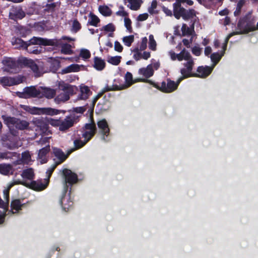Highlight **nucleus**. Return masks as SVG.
Segmentation results:
<instances>
[{"label":"nucleus","mask_w":258,"mask_h":258,"mask_svg":"<svg viewBox=\"0 0 258 258\" xmlns=\"http://www.w3.org/2000/svg\"><path fill=\"white\" fill-rule=\"evenodd\" d=\"M251 12H249L244 17L239 20L237 24V29L239 30V31L231 33L228 35L226 37V46L230 38L233 35L246 34L249 32L258 30V22L256 25H255L254 20L253 19L251 20Z\"/></svg>","instance_id":"f257e3e1"},{"label":"nucleus","mask_w":258,"mask_h":258,"mask_svg":"<svg viewBox=\"0 0 258 258\" xmlns=\"http://www.w3.org/2000/svg\"><path fill=\"white\" fill-rule=\"evenodd\" d=\"M76 89V87L68 84H59L58 88L56 90L57 95L54 98L55 102L59 104L69 100L70 96L74 94Z\"/></svg>","instance_id":"f03ea898"},{"label":"nucleus","mask_w":258,"mask_h":258,"mask_svg":"<svg viewBox=\"0 0 258 258\" xmlns=\"http://www.w3.org/2000/svg\"><path fill=\"white\" fill-rule=\"evenodd\" d=\"M186 55L187 56H185L183 59L186 61L183 63L184 67L180 70V73L182 76L179 78V82H181L185 78L194 76V73H192L195 64L194 59L188 51Z\"/></svg>","instance_id":"7ed1b4c3"},{"label":"nucleus","mask_w":258,"mask_h":258,"mask_svg":"<svg viewBox=\"0 0 258 258\" xmlns=\"http://www.w3.org/2000/svg\"><path fill=\"white\" fill-rule=\"evenodd\" d=\"M5 122L9 127H15L20 130H24L28 128L29 123L25 120L11 117H5L3 116Z\"/></svg>","instance_id":"20e7f679"},{"label":"nucleus","mask_w":258,"mask_h":258,"mask_svg":"<svg viewBox=\"0 0 258 258\" xmlns=\"http://www.w3.org/2000/svg\"><path fill=\"white\" fill-rule=\"evenodd\" d=\"M77 117L75 114H71L66 116L64 119L57 120L55 121V125L59 126L60 131H66L73 126L77 122Z\"/></svg>","instance_id":"39448f33"},{"label":"nucleus","mask_w":258,"mask_h":258,"mask_svg":"<svg viewBox=\"0 0 258 258\" xmlns=\"http://www.w3.org/2000/svg\"><path fill=\"white\" fill-rule=\"evenodd\" d=\"M180 82L179 79L176 82L167 79L166 81H163L160 85H155V86L160 91L165 93H170L175 90Z\"/></svg>","instance_id":"423d86ee"},{"label":"nucleus","mask_w":258,"mask_h":258,"mask_svg":"<svg viewBox=\"0 0 258 258\" xmlns=\"http://www.w3.org/2000/svg\"><path fill=\"white\" fill-rule=\"evenodd\" d=\"M6 67L4 71L11 73H16L18 72L21 68V62L16 60L12 58H5L2 61Z\"/></svg>","instance_id":"0eeeda50"},{"label":"nucleus","mask_w":258,"mask_h":258,"mask_svg":"<svg viewBox=\"0 0 258 258\" xmlns=\"http://www.w3.org/2000/svg\"><path fill=\"white\" fill-rule=\"evenodd\" d=\"M160 66L159 61L153 62L148 65L146 68H142L139 70V74L142 75L146 78H149L154 75V69L157 70Z\"/></svg>","instance_id":"6e6552de"},{"label":"nucleus","mask_w":258,"mask_h":258,"mask_svg":"<svg viewBox=\"0 0 258 258\" xmlns=\"http://www.w3.org/2000/svg\"><path fill=\"white\" fill-rule=\"evenodd\" d=\"M32 123L36 127L35 131L40 134H44L48 130V121L46 118H35L32 121Z\"/></svg>","instance_id":"1a4fd4ad"},{"label":"nucleus","mask_w":258,"mask_h":258,"mask_svg":"<svg viewBox=\"0 0 258 258\" xmlns=\"http://www.w3.org/2000/svg\"><path fill=\"white\" fill-rule=\"evenodd\" d=\"M24 77L19 75L14 77H4L0 78V84L3 86H11L22 83Z\"/></svg>","instance_id":"9d476101"},{"label":"nucleus","mask_w":258,"mask_h":258,"mask_svg":"<svg viewBox=\"0 0 258 258\" xmlns=\"http://www.w3.org/2000/svg\"><path fill=\"white\" fill-rule=\"evenodd\" d=\"M25 109L32 114H46L53 115L59 113L58 110L51 108H37L35 107L29 108V107H26Z\"/></svg>","instance_id":"9b49d317"},{"label":"nucleus","mask_w":258,"mask_h":258,"mask_svg":"<svg viewBox=\"0 0 258 258\" xmlns=\"http://www.w3.org/2000/svg\"><path fill=\"white\" fill-rule=\"evenodd\" d=\"M28 46L30 45H56L57 42L54 40L44 39L40 37H33L28 42Z\"/></svg>","instance_id":"f8f14e48"},{"label":"nucleus","mask_w":258,"mask_h":258,"mask_svg":"<svg viewBox=\"0 0 258 258\" xmlns=\"http://www.w3.org/2000/svg\"><path fill=\"white\" fill-rule=\"evenodd\" d=\"M49 180L48 179H44L33 181L30 183H28V186L34 190L40 191L46 188L48 185Z\"/></svg>","instance_id":"ddd939ff"},{"label":"nucleus","mask_w":258,"mask_h":258,"mask_svg":"<svg viewBox=\"0 0 258 258\" xmlns=\"http://www.w3.org/2000/svg\"><path fill=\"white\" fill-rule=\"evenodd\" d=\"M85 129L86 131L82 136L86 139V142H88L96 133L97 128L95 122L92 121L91 123L86 124Z\"/></svg>","instance_id":"4468645a"},{"label":"nucleus","mask_w":258,"mask_h":258,"mask_svg":"<svg viewBox=\"0 0 258 258\" xmlns=\"http://www.w3.org/2000/svg\"><path fill=\"white\" fill-rule=\"evenodd\" d=\"M125 85H122L121 87H119L118 86L116 85L113 88L111 87L107 86L105 88V91H110V90H119L126 89L130 86H131L132 84H134L133 79V75L130 72H127L125 75Z\"/></svg>","instance_id":"2eb2a0df"},{"label":"nucleus","mask_w":258,"mask_h":258,"mask_svg":"<svg viewBox=\"0 0 258 258\" xmlns=\"http://www.w3.org/2000/svg\"><path fill=\"white\" fill-rule=\"evenodd\" d=\"M62 174L64 178V184L67 186V183L70 184L75 183L78 181V176L76 174L72 172L71 170L64 169L62 170Z\"/></svg>","instance_id":"dca6fc26"},{"label":"nucleus","mask_w":258,"mask_h":258,"mask_svg":"<svg viewBox=\"0 0 258 258\" xmlns=\"http://www.w3.org/2000/svg\"><path fill=\"white\" fill-rule=\"evenodd\" d=\"M21 97L24 98L41 97L40 90H37L35 87H26Z\"/></svg>","instance_id":"f3484780"},{"label":"nucleus","mask_w":258,"mask_h":258,"mask_svg":"<svg viewBox=\"0 0 258 258\" xmlns=\"http://www.w3.org/2000/svg\"><path fill=\"white\" fill-rule=\"evenodd\" d=\"M21 62L25 67L30 68L36 76H40V72L38 66L33 60L25 58L21 60Z\"/></svg>","instance_id":"a211bd4d"},{"label":"nucleus","mask_w":258,"mask_h":258,"mask_svg":"<svg viewBox=\"0 0 258 258\" xmlns=\"http://www.w3.org/2000/svg\"><path fill=\"white\" fill-rule=\"evenodd\" d=\"M25 16V13L21 8L16 7L11 9L9 13L10 19L14 20L22 19Z\"/></svg>","instance_id":"6ab92c4d"},{"label":"nucleus","mask_w":258,"mask_h":258,"mask_svg":"<svg viewBox=\"0 0 258 258\" xmlns=\"http://www.w3.org/2000/svg\"><path fill=\"white\" fill-rule=\"evenodd\" d=\"M197 73H194L193 77L205 78L209 76L212 72V69L209 67H199L197 70Z\"/></svg>","instance_id":"aec40b11"},{"label":"nucleus","mask_w":258,"mask_h":258,"mask_svg":"<svg viewBox=\"0 0 258 258\" xmlns=\"http://www.w3.org/2000/svg\"><path fill=\"white\" fill-rule=\"evenodd\" d=\"M41 97L43 96L47 99L53 98L56 95V90L47 87H41L40 89Z\"/></svg>","instance_id":"412c9836"},{"label":"nucleus","mask_w":258,"mask_h":258,"mask_svg":"<svg viewBox=\"0 0 258 258\" xmlns=\"http://www.w3.org/2000/svg\"><path fill=\"white\" fill-rule=\"evenodd\" d=\"M187 52L188 51L186 50L185 48H183L179 53L176 54L173 51L171 50L169 52V54L172 60L174 61L177 59L178 61H180L183 60L185 56H187L186 54H187Z\"/></svg>","instance_id":"4be33fe9"},{"label":"nucleus","mask_w":258,"mask_h":258,"mask_svg":"<svg viewBox=\"0 0 258 258\" xmlns=\"http://www.w3.org/2000/svg\"><path fill=\"white\" fill-rule=\"evenodd\" d=\"M185 9L181 7L180 3H176L173 4V14L175 17L179 19L181 17L183 18Z\"/></svg>","instance_id":"5701e85b"},{"label":"nucleus","mask_w":258,"mask_h":258,"mask_svg":"<svg viewBox=\"0 0 258 258\" xmlns=\"http://www.w3.org/2000/svg\"><path fill=\"white\" fill-rule=\"evenodd\" d=\"M50 150V146L49 145L40 149L38 153V159L41 164L45 163L47 162L46 155Z\"/></svg>","instance_id":"b1692460"},{"label":"nucleus","mask_w":258,"mask_h":258,"mask_svg":"<svg viewBox=\"0 0 258 258\" xmlns=\"http://www.w3.org/2000/svg\"><path fill=\"white\" fill-rule=\"evenodd\" d=\"M97 125L101 133L106 136L109 134V128L107 122L105 119H102L97 122Z\"/></svg>","instance_id":"393cba45"},{"label":"nucleus","mask_w":258,"mask_h":258,"mask_svg":"<svg viewBox=\"0 0 258 258\" xmlns=\"http://www.w3.org/2000/svg\"><path fill=\"white\" fill-rule=\"evenodd\" d=\"M60 204L64 211H67L73 205V202L71 201L70 198L64 196L60 201Z\"/></svg>","instance_id":"a878e982"},{"label":"nucleus","mask_w":258,"mask_h":258,"mask_svg":"<svg viewBox=\"0 0 258 258\" xmlns=\"http://www.w3.org/2000/svg\"><path fill=\"white\" fill-rule=\"evenodd\" d=\"M81 66L78 64H72L64 69L61 71V74H66L72 72H78L80 71Z\"/></svg>","instance_id":"bb28decb"},{"label":"nucleus","mask_w":258,"mask_h":258,"mask_svg":"<svg viewBox=\"0 0 258 258\" xmlns=\"http://www.w3.org/2000/svg\"><path fill=\"white\" fill-rule=\"evenodd\" d=\"M91 91L87 86L81 87L80 94L78 96V99L80 100H86L91 94Z\"/></svg>","instance_id":"cd10ccee"},{"label":"nucleus","mask_w":258,"mask_h":258,"mask_svg":"<svg viewBox=\"0 0 258 258\" xmlns=\"http://www.w3.org/2000/svg\"><path fill=\"white\" fill-rule=\"evenodd\" d=\"M13 45L15 46L17 48H23L27 49L28 47V42H24L21 38H15L12 42Z\"/></svg>","instance_id":"c85d7f7f"},{"label":"nucleus","mask_w":258,"mask_h":258,"mask_svg":"<svg viewBox=\"0 0 258 258\" xmlns=\"http://www.w3.org/2000/svg\"><path fill=\"white\" fill-rule=\"evenodd\" d=\"M93 67L98 71L102 70L105 67V62L104 60L98 57L94 58Z\"/></svg>","instance_id":"c756f323"},{"label":"nucleus","mask_w":258,"mask_h":258,"mask_svg":"<svg viewBox=\"0 0 258 258\" xmlns=\"http://www.w3.org/2000/svg\"><path fill=\"white\" fill-rule=\"evenodd\" d=\"M88 142H86L85 140V141H83L80 139H76L74 141V144L75 147L69 150L68 151V155H70L74 151L79 149L82 147H83Z\"/></svg>","instance_id":"7c9ffc66"},{"label":"nucleus","mask_w":258,"mask_h":258,"mask_svg":"<svg viewBox=\"0 0 258 258\" xmlns=\"http://www.w3.org/2000/svg\"><path fill=\"white\" fill-rule=\"evenodd\" d=\"M129 3L127 7L131 10L137 11L139 10L141 7L143 1L142 0H127Z\"/></svg>","instance_id":"2f4dec72"},{"label":"nucleus","mask_w":258,"mask_h":258,"mask_svg":"<svg viewBox=\"0 0 258 258\" xmlns=\"http://www.w3.org/2000/svg\"><path fill=\"white\" fill-rule=\"evenodd\" d=\"M101 31H104L105 32H109L108 37H113V32L115 30V26L112 23H109L105 26H103L101 29Z\"/></svg>","instance_id":"473e14b6"},{"label":"nucleus","mask_w":258,"mask_h":258,"mask_svg":"<svg viewBox=\"0 0 258 258\" xmlns=\"http://www.w3.org/2000/svg\"><path fill=\"white\" fill-rule=\"evenodd\" d=\"M226 39H225V43L224 44V46L223 47V51L222 52L221 54H220L218 52H216V53H213V54H212L211 55V60L215 63H217L220 60V59L221 58L222 55H224V51L225 50V49L226 48V47H227V43H226V46L225 45V44H226Z\"/></svg>","instance_id":"72a5a7b5"},{"label":"nucleus","mask_w":258,"mask_h":258,"mask_svg":"<svg viewBox=\"0 0 258 258\" xmlns=\"http://www.w3.org/2000/svg\"><path fill=\"white\" fill-rule=\"evenodd\" d=\"M53 153L54 155L59 160V163L64 161L69 155H65L64 153L59 149H54Z\"/></svg>","instance_id":"f704fd0d"},{"label":"nucleus","mask_w":258,"mask_h":258,"mask_svg":"<svg viewBox=\"0 0 258 258\" xmlns=\"http://www.w3.org/2000/svg\"><path fill=\"white\" fill-rule=\"evenodd\" d=\"M16 184H22L24 185H25L26 186H28V183H26L24 182H23L21 180H16L12 183H11L8 186V188L7 189L4 190V194L5 196H6V198L8 199L9 198V190L14 185Z\"/></svg>","instance_id":"c9c22d12"},{"label":"nucleus","mask_w":258,"mask_h":258,"mask_svg":"<svg viewBox=\"0 0 258 258\" xmlns=\"http://www.w3.org/2000/svg\"><path fill=\"white\" fill-rule=\"evenodd\" d=\"M11 206L13 213H16L21 209L22 204L19 200H15L12 202Z\"/></svg>","instance_id":"e433bc0d"},{"label":"nucleus","mask_w":258,"mask_h":258,"mask_svg":"<svg viewBox=\"0 0 258 258\" xmlns=\"http://www.w3.org/2000/svg\"><path fill=\"white\" fill-rule=\"evenodd\" d=\"M12 170V166L11 164H0V173L4 175H8Z\"/></svg>","instance_id":"4c0bfd02"},{"label":"nucleus","mask_w":258,"mask_h":258,"mask_svg":"<svg viewBox=\"0 0 258 258\" xmlns=\"http://www.w3.org/2000/svg\"><path fill=\"white\" fill-rule=\"evenodd\" d=\"M21 176L24 178L31 180L34 178V176L33 170L32 168H29L24 170L22 172Z\"/></svg>","instance_id":"58836bf2"},{"label":"nucleus","mask_w":258,"mask_h":258,"mask_svg":"<svg viewBox=\"0 0 258 258\" xmlns=\"http://www.w3.org/2000/svg\"><path fill=\"white\" fill-rule=\"evenodd\" d=\"M18 155L19 156V154H17L16 152H11L8 151L4 152H0V158L3 159H12L14 157H17Z\"/></svg>","instance_id":"ea45409f"},{"label":"nucleus","mask_w":258,"mask_h":258,"mask_svg":"<svg viewBox=\"0 0 258 258\" xmlns=\"http://www.w3.org/2000/svg\"><path fill=\"white\" fill-rule=\"evenodd\" d=\"M48 63L50 64V68L53 70H57L60 66V62L58 60L52 57L48 58Z\"/></svg>","instance_id":"a19ab883"},{"label":"nucleus","mask_w":258,"mask_h":258,"mask_svg":"<svg viewBox=\"0 0 258 258\" xmlns=\"http://www.w3.org/2000/svg\"><path fill=\"white\" fill-rule=\"evenodd\" d=\"M181 31L183 36H189L194 32V27L193 26L191 29L186 24H183L181 27Z\"/></svg>","instance_id":"79ce46f5"},{"label":"nucleus","mask_w":258,"mask_h":258,"mask_svg":"<svg viewBox=\"0 0 258 258\" xmlns=\"http://www.w3.org/2000/svg\"><path fill=\"white\" fill-rule=\"evenodd\" d=\"M245 4V0H239L236 6V8L234 12L235 16H239L241 13V9Z\"/></svg>","instance_id":"37998d69"},{"label":"nucleus","mask_w":258,"mask_h":258,"mask_svg":"<svg viewBox=\"0 0 258 258\" xmlns=\"http://www.w3.org/2000/svg\"><path fill=\"white\" fill-rule=\"evenodd\" d=\"M121 57V56H108L107 58V61L108 62L113 64V65H118L120 62V59Z\"/></svg>","instance_id":"c03bdc74"},{"label":"nucleus","mask_w":258,"mask_h":258,"mask_svg":"<svg viewBox=\"0 0 258 258\" xmlns=\"http://www.w3.org/2000/svg\"><path fill=\"white\" fill-rule=\"evenodd\" d=\"M196 16V12L193 9H189L188 10H185L183 19L184 20H188L190 18H193Z\"/></svg>","instance_id":"a18cd8bd"},{"label":"nucleus","mask_w":258,"mask_h":258,"mask_svg":"<svg viewBox=\"0 0 258 258\" xmlns=\"http://www.w3.org/2000/svg\"><path fill=\"white\" fill-rule=\"evenodd\" d=\"M21 159L24 164H27L31 161V157L28 151H26L22 154Z\"/></svg>","instance_id":"49530a36"},{"label":"nucleus","mask_w":258,"mask_h":258,"mask_svg":"<svg viewBox=\"0 0 258 258\" xmlns=\"http://www.w3.org/2000/svg\"><path fill=\"white\" fill-rule=\"evenodd\" d=\"M99 10L100 12L104 16H108L111 14V10L106 6H100Z\"/></svg>","instance_id":"de8ad7c7"},{"label":"nucleus","mask_w":258,"mask_h":258,"mask_svg":"<svg viewBox=\"0 0 258 258\" xmlns=\"http://www.w3.org/2000/svg\"><path fill=\"white\" fill-rule=\"evenodd\" d=\"M61 52L66 54H71L73 53L72 46L69 44H64L61 47Z\"/></svg>","instance_id":"09e8293b"},{"label":"nucleus","mask_w":258,"mask_h":258,"mask_svg":"<svg viewBox=\"0 0 258 258\" xmlns=\"http://www.w3.org/2000/svg\"><path fill=\"white\" fill-rule=\"evenodd\" d=\"M156 42L154 38L153 35L149 36V47L152 50L155 51L156 49Z\"/></svg>","instance_id":"8fccbe9b"},{"label":"nucleus","mask_w":258,"mask_h":258,"mask_svg":"<svg viewBox=\"0 0 258 258\" xmlns=\"http://www.w3.org/2000/svg\"><path fill=\"white\" fill-rule=\"evenodd\" d=\"M123 42L124 44L127 46H130L132 43L134 41V35H130L128 36H125L123 38Z\"/></svg>","instance_id":"3c124183"},{"label":"nucleus","mask_w":258,"mask_h":258,"mask_svg":"<svg viewBox=\"0 0 258 258\" xmlns=\"http://www.w3.org/2000/svg\"><path fill=\"white\" fill-rule=\"evenodd\" d=\"M100 22L99 19L95 15L91 14L90 20L89 21L88 23L94 26H97V24Z\"/></svg>","instance_id":"603ef678"},{"label":"nucleus","mask_w":258,"mask_h":258,"mask_svg":"<svg viewBox=\"0 0 258 258\" xmlns=\"http://www.w3.org/2000/svg\"><path fill=\"white\" fill-rule=\"evenodd\" d=\"M140 51L141 50L138 47L135 48L132 51L134 52L133 57L136 61H138L142 58V53Z\"/></svg>","instance_id":"864d4df0"},{"label":"nucleus","mask_w":258,"mask_h":258,"mask_svg":"<svg viewBox=\"0 0 258 258\" xmlns=\"http://www.w3.org/2000/svg\"><path fill=\"white\" fill-rule=\"evenodd\" d=\"M157 2L156 0H154L152 1L151 6L148 9V12L151 14H157V11L155 10V9L157 8Z\"/></svg>","instance_id":"5fc2aeb1"},{"label":"nucleus","mask_w":258,"mask_h":258,"mask_svg":"<svg viewBox=\"0 0 258 258\" xmlns=\"http://www.w3.org/2000/svg\"><path fill=\"white\" fill-rule=\"evenodd\" d=\"M116 15L127 18L128 16V13L124 11V8L122 6L119 7V10L116 13Z\"/></svg>","instance_id":"6e6d98bb"},{"label":"nucleus","mask_w":258,"mask_h":258,"mask_svg":"<svg viewBox=\"0 0 258 258\" xmlns=\"http://www.w3.org/2000/svg\"><path fill=\"white\" fill-rule=\"evenodd\" d=\"M124 26L127 29V30L130 32H132V27L131 26L132 24V21L131 20L128 18H124Z\"/></svg>","instance_id":"4d7b16f0"},{"label":"nucleus","mask_w":258,"mask_h":258,"mask_svg":"<svg viewBox=\"0 0 258 258\" xmlns=\"http://www.w3.org/2000/svg\"><path fill=\"white\" fill-rule=\"evenodd\" d=\"M80 56L84 59H88L90 58L91 54L88 50L84 49L81 50Z\"/></svg>","instance_id":"13d9d810"},{"label":"nucleus","mask_w":258,"mask_h":258,"mask_svg":"<svg viewBox=\"0 0 258 258\" xmlns=\"http://www.w3.org/2000/svg\"><path fill=\"white\" fill-rule=\"evenodd\" d=\"M202 51V48H200L198 46H194L191 49L192 53L196 56H200L201 54Z\"/></svg>","instance_id":"bf43d9fd"},{"label":"nucleus","mask_w":258,"mask_h":258,"mask_svg":"<svg viewBox=\"0 0 258 258\" xmlns=\"http://www.w3.org/2000/svg\"><path fill=\"white\" fill-rule=\"evenodd\" d=\"M56 6L57 3H55L47 4L46 5V9H45V10L47 12H53L55 8L56 7Z\"/></svg>","instance_id":"052dcab7"},{"label":"nucleus","mask_w":258,"mask_h":258,"mask_svg":"<svg viewBox=\"0 0 258 258\" xmlns=\"http://www.w3.org/2000/svg\"><path fill=\"white\" fill-rule=\"evenodd\" d=\"M147 42L148 40L147 37H144L142 38L139 48L141 51H143L146 48Z\"/></svg>","instance_id":"680f3d73"},{"label":"nucleus","mask_w":258,"mask_h":258,"mask_svg":"<svg viewBox=\"0 0 258 258\" xmlns=\"http://www.w3.org/2000/svg\"><path fill=\"white\" fill-rule=\"evenodd\" d=\"M72 27L73 31L77 32L81 29V26L80 23L77 20H75L73 21Z\"/></svg>","instance_id":"e2e57ef3"},{"label":"nucleus","mask_w":258,"mask_h":258,"mask_svg":"<svg viewBox=\"0 0 258 258\" xmlns=\"http://www.w3.org/2000/svg\"><path fill=\"white\" fill-rule=\"evenodd\" d=\"M148 18V14L147 13H144L143 14H140L137 17V20L138 21H143L147 20Z\"/></svg>","instance_id":"0e129e2a"},{"label":"nucleus","mask_w":258,"mask_h":258,"mask_svg":"<svg viewBox=\"0 0 258 258\" xmlns=\"http://www.w3.org/2000/svg\"><path fill=\"white\" fill-rule=\"evenodd\" d=\"M114 49L116 51L121 52L122 50L123 47L119 42L115 41L114 43Z\"/></svg>","instance_id":"69168bd1"},{"label":"nucleus","mask_w":258,"mask_h":258,"mask_svg":"<svg viewBox=\"0 0 258 258\" xmlns=\"http://www.w3.org/2000/svg\"><path fill=\"white\" fill-rule=\"evenodd\" d=\"M192 38L191 37L190 40H188L186 39H183L182 40V42L183 44L187 48L190 47V44L192 42Z\"/></svg>","instance_id":"338daca9"},{"label":"nucleus","mask_w":258,"mask_h":258,"mask_svg":"<svg viewBox=\"0 0 258 258\" xmlns=\"http://www.w3.org/2000/svg\"><path fill=\"white\" fill-rule=\"evenodd\" d=\"M151 56V54L150 52L144 51L143 53H142V58L144 59H148Z\"/></svg>","instance_id":"774afa93"}]
</instances>
